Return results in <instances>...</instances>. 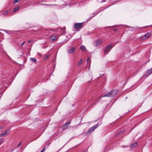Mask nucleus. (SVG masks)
Masks as SVG:
<instances>
[{"label":"nucleus","instance_id":"nucleus-1","mask_svg":"<svg viewBox=\"0 0 152 152\" xmlns=\"http://www.w3.org/2000/svg\"><path fill=\"white\" fill-rule=\"evenodd\" d=\"M118 91L117 90H113L108 93L103 97H112L115 96L118 93Z\"/></svg>","mask_w":152,"mask_h":152},{"label":"nucleus","instance_id":"nucleus-2","mask_svg":"<svg viewBox=\"0 0 152 152\" xmlns=\"http://www.w3.org/2000/svg\"><path fill=\"white\" fill-rule=\"evenodd\" d=\"M113 46L112 44H109L107 45L105 48L104 50V52L105 53H108L109 52L110 50L113 48Z\"/></svg>","mask_w":152,"mask_h":152},{"label":"nucleus","instance_id":"nucleus-3","mask_svg":"<svg viewBox=\"0 0 152 152\" xmlns=\"http://www.w3.org/2000/svg\"><path fill=\"white\" fill-rule=\"evenodd\" d=\"M98 124H96L94 126L91 127L87 132V134H89L90 133L96 129L98 126Z\"/></svg>","mask_w":152,"mask_h":152},{"label":"nucleus","instance_id":"nucleus-4","mask_svg":"<svg viewBox=\"0 0 152 152\" xmlns=\"http://www.w3.org/2000/svg\"><path fill=\"white\" fill-rule=\"evenodd\" d=\"M71 121L65 123L62 126V129L63 130L66 129L68 128V125H69L71 123Z\"/></svg>","mask_w":152,"mask_h":152},{"label":"nucleus","instance_id":"nucleus-5","mask_svg":"<svg viewBox=\"0 0 152 152\" xmlns=\"http://www.w3.org/2000/svg\"><path fill=\"white\" fill-rule=\"evenodd\" d=\"M152 73V68L150 69H148L144 74V75L146 77H148Z\"/></svg>","mask_w":152,"mask_h":152},{"label":"nucleus","instance_id":"nucleus-6","mask_svg":"<svg viewBox=\"0 0 152 152\" xmlns=\"http://www.w3.org/2000/svg\"><path fill=\"white\" fill-rule=\"evenodd\" d=\"M82 23H75L74 25V27L76 29H78L81 28L82 26Z\"/></svg>","mask_w":152,"mask_h":152},{"label":"nucleus","instance_id":"nucleus-7","mask_svg":"<svg viewBox=\"0 0 152 152\" xmlns=\"http://www.w3.org/2000/svg\"><path fill=\"white\" fill-rule=\"evenodd\" d=\"M102 42V40L101 39H97L94 42L95 45L97 46L101 44Z\"/></svg>","mask_w":152,"mask_h":152},{"label":"nucleus","instance_id":"nucleus-8","mask_svg":"<svg viewBox=\"0 0 152 152\" xmlns=\"http://www.w3.org/2000/svg\"><path fill=\"white\" fill-rule=\"evenodd\" d=\"M10 130H6L4 132L0 134V137H4L6 136L9 133V131Z\"/></svg>","mask_w":152,"mask_h":152},{"label":"nucleus","instance_id":"nucleus-9","mask_svg":"<svg viewBox=\"0 0 152 152\" xmlns=\"http://www.w3.org/2000/svg\"><path fill=\"white\" fill-rule=\"evenodd\" d=\"M151 34L150 33H148L147 34H145L142 37V39L144 40H145L149 37L151 36Z\"/></svg>","mask_w":152,"mask_h":152},{"label":"nucleus","instance_id":"nucleus-10","mask_svg":"<svg viewBox=\"0 0 152 152\" xmlns=\"http://www.w3.org/2000/svg\"><path fill=\"white\" fill-rule=\"evenodd\" d=\"M75 51V49L74 47H72L69 50H68L67 51L68 53H71L73 52H74Z\"/></svg>","mask_w":152,"mask_h":152},{"label":"nucleus","instance_id":"nucleus-11","mask_svg":"<svg viewBox=\"0 0 152 152\" xmlns=\"http://www.w3.org/2000/svg\"><path fill=\"white\" fill-rule=\"evenodd\" d=\"M95 99V98H89L88 100V104H89L91 102H93Z\"/></svg>","mask_w":152,"mask_h":152},{"label":"nucleus","instance_id":"nucleus-12","mask_svg":"<svg viewBox=\"0 0 152 152\" xmlns=\"http://www.w3.org/2000/svg\"><path fill=\"white\" fill-rule=\"evenodd\" d=\"M51 40L52 41H54L57 39V37L56 36H52L50 37Z\"/></svg>","mask_w":152,"mask_h":152},{"label":"nucleus","instance_id":"nucleus-13","mask_svg":"<svg viewBox=\"0 0 152 152\" xmlns=\"http://www.w3.org/2000/svg\"><path fill=\"white\" fill-rule=\"evenodd\" d=\"M80 50H82L83 51L87 50L85 47L83 45H81L80 46Z\"/></svg>","mask_w":152,"mask_h":152},{"label":"nucleus","instance_id":"nucleus-14","mask_svg":"<svg viewBox=\"0 0 152 152\" xmlns=\"http://www.w3.org/2000/svg\"><path fill=\"white\" fill-rule=\"evenodd\" d=\"M99 13V12H96L94 13H93L94 15L93 16H92V17H90L88 19V20H90L92 18L94 17L97 14Z\"/></svg>","mask_w":152,"mask_h":152},{"label":"nucleus","instance_id":"nucleus-15","mask_svg":"<svg viewBox=\"0 0 152 152\" xmlns=\"http://www.w3.org/2000/svg\"><path fill=\"white\" fill-rule=\"evenodd\" d=\"M137 145V142H135L134 143L132 144L131 145V147L132 148H133L136 147Z\"/></svg>","mask_w":152,"mask_h":152},{"label":"nucleus","instance_id":"nucleus-16","mask_svg":"<svg viewBox=\"0 0 152 152\" xmlns=\"http://www.w3.org/2000/svg\"><path fill=\"white\" fill-rule=\"evenodd\" d=\"M30 59L31 61H33L34 63H36L37 62V60L35 58H30Z\"/></svg>","mask_w":152,"mask_h":152},{"label":"nucleus","instance_id":"nucleus-17","mask_svg":"<svg viewBox=\"0 0 152 152\" xmlns=\"http://www.w3.org/2000/svg\"><path fill=\"white\" fill-rule=\"evenodd\" d=\"M20 6H17L15 7L14 10L13 12H15L16 11H17L20 8Z\"/></svg>","mask_w":152,"mask_h":152},{"label":"nucleus","instance_id":"nucleus-18","mask_svg":"<svg viewBox=\"0 0 152 152\" xmlns=\"http://www.w3.org/2000/svg\"><path fill=\"white\" fill-rule=\"evenodd\" d=\"M83 61V59H81L80 60V61L78 63V65L79 66L80 65H81L82 63V61Z\"/></svg>","mask_w":152,"mask_h":152},{"label":"nucleus","instance_id":"nucleus-19","mask_svg":"<svg viewBox=\"0 0 152 152\" xmlns=\"http://www.w3.org/2000/svg\"><path fill=\"white\" fill-rule=\"evenodd\" d=\"M49 55H47L45 56L44 58V60L47 59L49 56Z\"/></svg>","mask_w":152,"mask_h":152},{"label":"nucleus","instance_id":"nucleus-20","mask_svg":"<svg viewBox=\"0 0 152 152\" xmlns=\"http://www.w3.org/2000/svg\"><path fill=\"white\" fill-rule=\"evenodd\" d=\"M124 132V131H120L117 134V135H119L120 134H122V133H123V132Z\"/></svg>","mask_w":152,"mask_h":152},{"label":"nucleus","instance_id":"nucleus-21","mask_svg":"<svg viewBox=\"0 0 152 152\" xmlns=\"http://www.w3.org/2000/svg\"><path fill=\"white\" fill-rule=\"evenodd\" d=\"M90 58L89 57H88L87 60V63H88L89 62V65H90Z\"/></svg>","mask_w":152,"mask_h":152},{"label":"nucleus","instance_id":"nucleus-22","mask_svg":"<svg viewBox=\"0 0 152 152\" xmlns=\"http://www.w3.org/2000/svg\"><path fill=\"white\" fill-rule=\"evenodd\" d=\"M20 1V0H15V1H14L13 3L14 4H15L16 3H17L18 2H19Z\"/></svg>","mask_w":152,"mask_h":152},{"label":"nucleus","instance_id":"nucleus-23","mask_svg":"<svg viewBox=\"0 0 152 152\" xmlns=\"http://www.w3.org/2000/svg\"><path fill=\"white\" fill-rule=\"evenodd\" d=\"M42 5H46V6H50V5H52L53 6L54 5H55V4H41Z\"/></svg>","mask_w":152,"mask_h":152},{"label":"nucleus","instance_id":"nucleus-24","mask_svg":"<svg viewBox=\"0 0 152 152\" xmlns=\"http://www.w3.org/2000/svg\"><path fill=\"white\" fill-rule=\"evenodd\" d=\"M8 12V11L6 10L3 13V15H6Z\"/></svg>","mask_w":152,"mask_h":152},{"label":"nucleus","instance_id":"nucleus-25","mask_svg":"<svg viewBox=\"0 0 152 152\" xmlns=\"http://www.w3.org/2000/svg\"><path fill=\"white\" fill-rule=\"evenodd\" d=\"M22 142H21L17 145V147H19L22 144Z\"/></svg>","mask_w":152,"mask_h":152},{"label":"nucleus","instance_id":"nucleus-26","mask_svg":"<svg viewBox=\"0 0 152 152\" xmlns=\"http://www.w3.org/2000/svg\"><path fill=\"white\" fill-rule=\"evenodd\" d=\"M3 142V139H0V145Z\"/></svg>","mask_w":152,"mask_h":152},{"label":"nucleus","instance_id":"nucleus-27","mask_svg":"<svg viewBox=\"0 0 152 152\" xmlns=\"http://www.w3.org/2000/svg\"><path fill=\"white\" fill-rule=\"evenodd\" d=\"M25 42H23L22 43H21V46H22L24 44Z\"/></svg>","mask_w":152,"mask_h":152},{"label":"nucleus","instance_id":"nucleus-28","mask_svg":"<svg viewBox=\"0 0 152 152\" xmlns=\"http://www.w3.org/2000/svg\"><path fill=\"white\" fill-rule=\"evenodd\" d=\"M32 42V40H30L28 41V43H31Z\"/></svg>","mask_w":152,"mask_h":152},{"label":"nucleus","instance_id":"nucleus-29","mask_svg":"<svg viewBox=\"0 0 152 152\" xmlns=\"http://www.w3.org/2000/svg\"><path fill=\"white\" fill-rule=\"evenodd\" d=\"M3 128V126L0 127V130L1 129H2Z\"/></svg>","mask_w":152,"mask_h":152},{"label":"nucleus","instance_id":"nucleus-30","mask_svg":"<svg viewBox=\"0 0 152 152\" xmlns=\"http://www.w3.org/2000/svg\"><path fill=\"white\" fill-rule=\"evenodd\" d=\"M113 30L114 31H115L117 30V29H114Z\"/></svg>","mask_w":152,"mask_h":152},{"label":"nucleus","instance_id":"nucleus-31","mask_svg":"<svg viewBox=\"0 0 152 152\" xmlns=\"http://www.w3.org/2000/svg\"><path fill=\"white\" fill-rule=\"evenodd\" d=\"M105 1V0H102L101 1V2H104Z\"/></svg>","mask_w":152,"mask_h":152},{"label":"nucleus","instance_id":"nucleus-32","mask_svg":"<svg viewBox=\"0 0 152 152\" xmlns=\"http://www.w3.org/2000/svg\"><path fill=\"white\" fill-rule=\"evenodd\" d=\"M44 151V149H42L40 152H43Z\"/></svg>","mask_w":152,"mask_h":152},{"label":"nucleus","instance_id":"nucleus-33","mask_svg":"<svg viewBox=\"0 0 152 152\" xmlns=\"http://www.w3.org/2000/svg\"><path fill=\"white\" fill-rule=\"evenodd\" d=\"M45 148H46V147H45H45H44L43 148V149H44V150H45Z\"/></svg>","mask_w":152,"mask_h":152},{"label":"nucleus","instance_id":"nucleus-34","mask_svg":"<svg viewBox=\"0 0 152 152\" xmlns=\"http://www.w3.org/2000/svg\"><path fill=\"white\" fill-rule=\"evenodd\" d=\"M100 99L99 98H98V100L97 101H98V100H99Z\"/></svg>","mask_w":152,"mask_h":152},{"label":"nucleus","instance_id":"nucleus-35","mask_svg":"<svg viewBox=\"0 0 152 152\" xmlns=\"http://www.w3.org/2000/svg\"><path fill=\"white\" fill-rule=\"evenodd\" d=\"M96 104V103H93V104L92 105L94 104Z\"/></svg>","mask_w":152,"mask_h":152},{"label":"nucleus","instance_id":"nucleus-36","mask_svg":"<svg viewBox=\"0 0 152 152\" xmlns=\"http://www.w3.org/2000/svg\"><path fill=\"white\" fill-rule=\"evenodd\" d=\"M123 146V148H125V147H124V146Z\"/></svg>","mask_w":152,"mask_h":152},{"label":"nucleus","instance_id":"nucleus-37","mask_svg":"<svg viewBox=\"0 0 152 152\" xmlns=\"http://www.w3.org/2000/svg\"><path fill=\"white\" fill-rule=\"evenodd\" d=\"M82 152H85V151H83Z\"/></svg>","mask_w":152,"mask_h":152},{"label":"nucleus","instance_id":"nucleus-38","mask_svg":"<svg viewBox=\"0 0 152 152\" xmlns=\"http://www.w3.org/2000/svg\"><path fill=\"white\" fill-rule=\"evenodd\" d=\"M135 75H134L133 76H135Z\"/></svg>","mask_w":152,"mask_h":152},{"label":"nucleus","instance_id":"nucleus-39","mask_svg":"<svg viewBox=\"0 0 152 152\" xmlns=\"http://www.w3.org/2000/svg\"><path fill=\"white\" fill-rule=\"evenodd\" d=\"M39 55L40 56H41L40 54H39Z\"/></svg>","mask_w":152,"mask_h":152}]
</instances>
